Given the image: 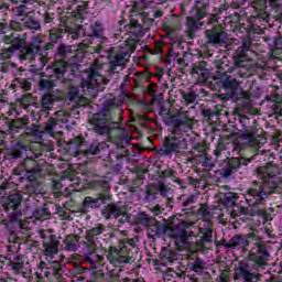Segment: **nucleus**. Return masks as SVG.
<instances>
[{
	"label": "nucleus",
	"mask_w": 282,
	"mask_h": 282,
	"mask_svg": "<svg viewBox=\"0 0 282 282\" xmlns=\"http://www.w3.org/2000/svg\"><path fill=\"white\" fill-rule=\"evenodd\" d=\"M23 26L26 28V30L39 32V30H41V21L36 19L35 15H32L31 13L29 18L24 20Z\"/></svg>",
	"instance_id": "43"
},
{
	"label": "nucleus",
	"mask_w": 282,
	"mask_h": 282,
	"mask_svg": "<svg viewBox=\"0 0 282 282\" xmlns=\"http://www.w3.org/2000/svg\"><path fill=\"white\" fill-rule=\"evenodd\" d=\"M251 7H253L257 12H263L265 8H268V0H254L251 2Z\"/></svg>",
	"instance_id": "57"
},
{
	"label": "nucleus",
	"mask_w": 282,
	"mask_h": 282,
	"mask_svg": "<svg viewBox=\"0 0 282 282\" xmlns=\"http://www.w3.org/2000/svg\"><path fill=\"white\" fill-rule=\"evenodd\" d=\"M199 215H202L203 220L206 221V224H210V220L213 219V214L210 213V208H208L206 205H200L198 209Z\"/></svg>",
	"instance_id": "53"
},
{
	"label": "nucleus",
	"mask_w": 282,
	"mask_h": 282,
	"mask_svg": "<svg viewBox=\"0 0 282 282\" xmlns=\"http://www.w3.org/2000/svg\"><path fill=\"white\" fill-rule=\"evenodd\" d=\"M67 61L56 59L53 64V73L57 78H63L67 72Z\"/></svg>",
	"instance_id": "41"
},
{
	"label": "nucleus",
	"mask_w": 282,
	"mask_h": 282,
	"mask_svg": "<svg viewBox=\"0 0 282 282\" xmlns=\"http://www.w3.org/2000/svg\"><path fill=\"white\" fill-rule=\"evenodd\" d=\"M252 40L250 37H243L241 45L235 51L232 55L234 67L228 69L229 74L235 72L234 76L238 78H245L246 74L241 73V67H246L247 63L252 62Z\"/></svg>",
	"instance_id": "7"
},
{
	"label": "nucleus",
	"mask_w": 282,
	"mask_h": 282,
	"mask_svg": "<svg viewBox=\"0 0 282 282\" xmlns=\"http://www.w3.org/2000/svg\"><path fill=\"white\" fill-rule=\"evenodd\" d=\"M240 138L241 140H245L246 144H249V147H261V144H263L261 141H259L252 131H246L241 133Z\"/></svg>",
	"instance_id": "44"
},
{
	"label": "nucleus",
	"mask_w": 282,
	"mask_h": 282,
	"mask_svg": "<svg viewBox=\"0 0 282 282\" xmlns=\"http://www.w3.org/2000/svg\"><path fill=\"white\" fill-rule=\"evenodd\" d=\"M15 83H18V87L23 89V91H30L32 89V83L29 79H15Z\"/></svg>",
	"instance_id": "63"
},
{
	"label": "nucleus",
	"mask_w": 282,
	"mask_h": 282,
	"mask_svg": "<svg viewBox=\"0 0 282 282\" xmlns=\"http://www.w3.org/2000/svg\"><path fill=\"white\" fill-rule=\"evenodd\" d=\"M171 122L174 126V132L180 133L186 129H193V117L188 111H177L171 116Z\"/></svg>",
	"instance_id": "15"
},
{
	"label": "nucleus",
	"mask_w": 282,
	"mask_h": 282,
	"mask_svg": "<svg viewBox=\"0 0 282 282\" xmlns=\"http://www.w3.org/2000/svg\"><path fill=\"white\" fill-rule=\"evenodd\" d=\"M63 100H65V96H63V90L55 89L45 93L41 97L40 102L42 109H45L46 111H52V109H54V105H56V102H63Z\"/></svg>",
	"instance_id": "19"
},
{
	"label": "nucleus",
	"mask_w": 282,
	"mask_h": 282,
	"mask_svg": "<svg viewBox=\"0 0 282 282\" xmlns=\"http://www.w3.org/2000/svg\"><path fill=\"white\" fill-rule=\"evenodd\" d=\"M63 32H72V28L69 26H61L57 29H51L48 31V41L51 43H58L61 39H63Z\"/></svg>",
	"instance_id": "40"
},
{
	"label": "nucleus",
	"mask_w": 282,
	"mask_h": 282,
	"mask_svg": "<svg viewBox=\"0 0 282 282\" xmlns=\"http://www.w3.org/2000/svg\"><path fill=\"white\" fill-rule=\"evenodd\" d=\"M74 52H76V47L72 45L59 44L57 46L55 56L57 61H67L68 58H74Z\"/></svg>",
	"instance_id": "30"
},
{
	"label": "nucleus",
	"mask_w": 282,
	"mask_h": 282,
	"mask_svg": "<svg viewBox=\"0 0 282 282\" xmlns=\"http://www.w3.org/2000/svg\"><path fill=\"white\" fill-rule=\"evenodd\" d=\"M30 124V118L23 117L7 121L8 132L9 133H19V129H25Z\"/></svg>",
	"instance_id": "29"
},
{
	"label": "nucleus",
	"mask_w": 282,
	"mask_h": 282,
	"mask_svg": "<svg viewBox=\"0 0 282 282\" xmlns=\"http://www.w3.org/2000/svg\"><path fill=\"white\" fill-rule=\"evenodd\" d=\"M20 166H22V169L25 171L26 180H32V177H41L43 173V166L32 156H26Z\"/></svg>",
	"instance_id": "22"
},
{
	"label": "nucleus",
	"mask_w": 282,
	"mask_h": 282,
	"mask_svg": "<svg viewBox=\"0 0 282 282\" xmlns=\"http://www.w3.org/2000/svg\"><path fill=\"white\" fill-rule=\"evenodd\" d=\"M251 239L257 246V252H250L248 254L249 261L257 263L258 268H265L268 261H270V250H268V243H265L259 236H256L254 232H251Z\"/></svg>",
	"instance_id": "12"
},
{
	"label": "nucleus",
	"mask_w": 282,
	"mask_h": 282,
	"mask_svg": "<svg viewBox=\"0 0 282 282\" xmlns=\"http://www.w3.org/2000/svg\"><path fill=\"white\" fill-rule=\"evenodd\" d=\"M199 72H209L208 70V62L200 61L193 65V67L191 69L192 76H195V74H199Z\"/></svg>",
	"instance_id": "51"
},
{
	"label": "nucleus",
	"mask_w": 282,
	"mask_h": 282,
	"mask_svg": "<svg viewBox=\"0 0 282 282\" xmlns=\"http://www.w3.org/2000/svg\"><path fill=\"white\" fill-rule=\"evenodd\" d=\"M250 238H252V234H248L247 236L235 235L231 238V250H242V252H247L250 246Z\"/></svg>",
	"instance_id": "26"
},
{
	"label": "nucleus",
	"mask_w": 282,
	"mask_h": 282,
	"mask_svg": "<svg viewBox=\"0 0 282 282\" xmlns=\"http://www.w3.org/2000/svg\"><path fill=\"white\" fill-rule=\"evenodd\" d=\"M204 25V22H198V20H196L194 17H187L186 18V36H188V39L193 40L195 39V32H197V30H199V28H202Z\"/></svg>",
	"instance_id": "34"
},
{
	"label": "nucleus",
	"mask_w": 282,
	"mask_h": 282,
	"mask_svg": "<svg viewBox=\"0 0 282 282\" xmlns=\"http://www.w3.org/2000/svg\"><path fill=\"white\" fill-rule=\"evenodd\" d=\"M204 34L206 44L212 47H226L228 50V46L237 41L235 37H228V32L221 25L207 29Z\"/></svg>",
	"instance_id": "9"
},
{
	"label": "nucleus",
	"mask_w": 282,
	"mask_h": 282,
	"mask_svg": "<svg viewBox=\"0 0 282 282\" xmlns=\"http://www.w3.org/2000/svg\"><path fill=\"white\" fill-rule=\"evenodd\" d=\"M206 11L202 10V0L196 1V14L195 20L202 22V19H205Z\"/></svg>",
	"instance_id": "59"
},
{
	"label": "nucleus",
	"mask_w": 282,
	"mask_h": 282,
	"mask_svg": "<svg viewBox=\"0 0 282 282\" xmlns=\"http://www.w3.org/2000/svg\"><path fill=\"white\" fill-rule=\"evenodd\" d=\"M95 186H99L102 189V193H109L108 191L111 188L109 181L101 178L94 182Z\"/></svg>",
	"instance_id": "62"
},
{
	"label": "nucleus",
	"mask_w": 282,
	"mask_h": 282,
	"mask_svg": "<svg viewBox=\"0 0 282 282\" xmlns=\"http://www.w3.org/2000/svg\"><path fill=\"white\" fill-rule=\"evenodd\" d=\"M58 246H61V241L56 239V236L51 235L50 240L43 242L45 257L54 259L55 254H58Z\"/></svg>",
	"instance_id": "28"
},
{
	"label": "nucleus",
	"mask_w": 282,
	"mask_h": 282,
	"mask_svg": "<svg viewBox=\"0 0 282 282\" xmlns=\"http://www.w3.org/2000/svg\"><path fill=\"white\" fill-rule=\"evenodd\" d=\"M111 199L112 197H111V194L109 193H99L95 198L91 196H86L79 208V213L87 215L89 210H96L97 208H100L102 204H107L108 202H111Z\"/></svg>",
	"instance_id": "13"
},
{
	"label": "nucleus",
	"mask_w": 282,
	"mask_h": 282,
	"mask_svg": "<svg viewBox=\"0 0 282 282\" xmlns=\"http://www.w3.org/2000/svg\"><path fill=\"white\" fill-rule=\"evenodd\" d=\"M55 116L59 122L67 123L69 122V113L65 110H58L55 112Z\"/></svg>",
	"instance_id": "64"
},
{
	"label": "nucleus",
	"mask_w": 282,
	"mask_h": 282,
	"mask_svg": "<svg viewBox=\"0 0 282 282\" xmlns=\"http://www.w3.org/2000/svg\"><path fill=\"white\" fill-rule=\"evenodd\" d=\"M252 162V158H230L225 161L226 166L221 170L220 175L223 177H230L235 173L241 171V166H248Z\"/></svg>",
	"instance_id": "16"
},
{
	"label": "nucleus",
	"mask_w": 282,
	"mask_h": 282,
	"mask_svg": "<svg viewBox=\"0 0 282 282\" xmlns=\"http://www.w3.org/2000/svg\"><path fill=\"white\" fill-rule=\"evenodd\" d=\"M101 216L106 220L111 219V217H113V219H118V217H126V219H129L127 206L122 205V202L107 204L105 208L101 209Z\"/></svg>",
	"instance_id": "17"
},
{
	"label": "nucleus",
	"mask_w": 282,
	"mask_h": 282,
	"mask_svg": "<svg viewBox=\"0 0 282 282\" xmlns=\"http://www.w3.org/2000/svg\"><path fill=\"white\" fill-rule=\"evenodd\" d=\"M80 65L76 64V69L78 72H84L85 74H88V77L82 80L80 87L86 96H91V98H96L99 91H105V85L109 84V78L105 77L99 73L100 69H102V66L98 64V61H94L84 70L80 69Z\"/></svg>",
	"instance_id": "4"
},
{
	"label": "nucleus",
	"mask_w": 282,
	"mask_h": 282,
	"mask_svg": "<svg viewBox=\"0 0 282 282\" xmlns=\"http://www.w3.org/2000/svg\"><path fill=\"white\" fill-rule=\"evenodd\" d=\"M220 83L224 89H227V94L218 95V98L226 102L227 100H232L238 102V100H245V105H250V95L243 91L241 88V79L237 76L228 75V73H223L220 75Z\"/></svg>",
	"instance_id": "6"
},
{
	"label": "nucleus",
	"mask_w": 282,
	"mask_h": 282,
	"mask_svg": "<svg viewBox=\"0 0 282 282\" xmlns=\"http://www.w3.org/2000/svg\"><path fill=\"white\" fill-rule=\"evenodd\" d=\"M54 87H56V80L45 78L39 80L40 91H54Z\"/></svg>",
	"instance_id": "48"
},
{
	"label": "nucleus",
	"mask_w": 282,
	"mask_h": 282,
	"mask_svg": "<svg viewBox=\"0 0 282 282\" xmlns=\"http://www.w3.org/2000/svg\"><path fill=\"white\" fill-rule=\"evenodd\" d=\"M78 241H80V236L78 235H68L64 239V250L67 252H76L78 250Z\"/></svg>",
	"instance_id": "38"
},
{
	"label": "nucleus",
	"mask_w": 282,
	"mask_h": 282,
	"mask_svg": "<svg viewBox=\"0 0 282 282\" xmlns=\"http://www.w3.org/2000/svg\"><path fill=\"white\" fill-rule=\"evenodd\" d=\"M25 132L28 135H34L39 139V142L32 143V149L45 147L46 151H54V142L52 140H45V138H43V135H45L43 124H26Z\"/></svg>",
	"instance_id": "14"
},
{
	"label": "nucleus",
	"mask_w": 282,
	"mask_h": 282,
	"mask_svg": "<svg viewBox=\"0 0 282 282\" xmlns=\"http://www.w3.org/2000/svg\"><path fill=\"white\" fill-rule=\"evenodd\" d=\"M196 74L198 75L196 85H206V83H208V79L210 78V70H203Z\"/></svg>",
	"instance_id": "55"
},
{
	"label": "nucleus",
	"mask_w": 282,
	"mask_h": 282,
	"mask_svg": "<svg viewBox=\"0 0 282 282\" xmlns=\"http://www.w3.org/2000/svg\"><path fill=\"white\" fill-rule=\"evenodd\" d=\"M239 215H248L249 217H254L256 215H261L262 209L257 207H238Z\"/></svg>",
	"instance_id": "49"
},
{
	"label": "nucleus",
	"mask_w": 282,
	"mask_h": 282,
	"mask_svg": "<svg viewBox=\"0 0 282 282\" xmlns=\"http://www.w3.org/2000/svg\"><path fill=\"white\" fill-rule=\"evenodd\" d=\"M236 202H237V194H235L232 192L225 193V195H224L225 206L230 208L231 206H235Z\"/></svg>",
	"instance_id": "54"
},
{
	"label": "nucleus",
	"mask_w": 282,
	"mask_h": 282,
	"mask_svg": "<svg viewBox=\"0 0 282 282\" xmlns=\"http://www.w3.org/2000/svg\"><path fill=\"white\" fill-rule=\"evenodd\" d=\"M268 197V192L263 189L262 185L248 189L247 204L257 208V205L262 203Z\"/></svg>",
	"instance_id": "24"
},
{
	"label": "nucleus",
	"mask_w": 282,
	"mask_h": 282,
	"mask_svg": "<svg viewBox=\"0 0 282 282\" xmlns=\"http://www.w3.org/2000/svg\"><path fill=\"white\" fill-rule=\"evenodd\" d=\"M139 257L134 239L118 240L117 245L111 243L108 249V261L110 263H134Z\"/></svg>",
	"instance_id": "5"
},
{
	"label": "nucleus",
	"mask_w": 282,
	"mask_h": 282,
	"mask_svg": "<svg viewBox=\"0 0 282 282\" xmlns=\"http://www.w3.org/2000/svg\"><path fill=\"white\" fill-rule=\"evenodd\" d=\"M203 117L205 118L206 122H213L215 118H217V111L213 109H204L202 111Z\"/></svg>",
	"instance_id": "60"
},
{
	"label": "nucleus",
	"mask_w": 282,
	"mask_h": 282,
	"mask_svg": "<svg viewBox=\"0 0 282 282\" xmlns=\"http://www.w3.org/2000/svg\"><path fill=\"white\" fill-rule=\"evenodd\" d=\"M267 100V115L269 118L274 116L275 120H279L282 116V96L278 93H273L265 97Z\"/></svg>",
	"instance_id": "18"
},
{
	"label": "nucleus",
	"mask_w": 282,
	"mask_h": 282,
	"mask_svg": "<svg viewBox=\"0 0 282 282\" xmlns=\"http://www.w3.org/2000/svg\"><path fill=\"white\" fill-rule=\"evenodd\" d=\"M8 48H2L0 52L1 61H10L11 58H19V61H36V56L43 50V40L40 36H34L28 43V34L11 33L2 37Z\"/></svg>",
	"instance_id": "1"
},
{
	"label": "nucleus",
	"mask_w": 282,
	"mask_h": 282,
	"mask_svg": "<svg viewBox=\"0 0 282 282\" xmlns=\"http://www.w3.org/2000/svg\"><path fill=\"white\" fill-rule=\"evenodd\" d=\"M12 14L18 21L24 22L32 14V10L25 4H20L12 9Z\"/></svg>",
	"instance_id": "37"
},
{
	"label": "nucleus",
	"mask_w": 282,
	"mask_h": 282,
	"mask_svg": "<svg viewBox=\"0 0 282 282\" xmlns=\"http://www.w3.org/2000/svg\"><path fill=\"white\" fill-rule=\"evenodd\" d=\"M265 270V267H258L256 262L241 261L235 268V281L241 282H259L261 274L257 273L259 270Z\"/></svg>",
	"instance_id": "10"
},
{
	"label": "nucleus",
	"mask_w": 282,
	"mask_h": 282,
	"mask_svg": "<svg viewBox=\"0 0 282 282\" xmlns=\"http://www.w3.org/2000/svg\"><path fill=\"white\" fill-rule=\"evenodd\" d=\"M116 106V99H108L104 109L96 112L89 118L88 123L90 124L91 131L97 135H107L111 138V133L120 128L116 124H120L118 121H113V116L111 115V107Z\"/></svg>",
	"instance_id": "2"
},
{
	"label": "nucleus",
	"mask_w": 282,
	"mask_h": 282,
	"mask_svg": "<svg viewBox=\"0 0 282 282\" xmlns=\"http://www.w3.org/2000/svg\"><path fill=\"white\" fill-rule=\"evenodd\" d=\"M188 269L196 274H202L206 270V264L200 258L191 256L188 258Z\"/></svg>",
	"instance_id": "36"
},
{
	"label": "nucleus",
	"mask_w": 282,
	"mask_h": 282,
	"mask_svg": "<svg viewBox=\"0 0 282 282\" xmlns=\"http://www.w3.org/2000/svg\"><path fill=\"white\" fill-rule=\"evenodd\" d=\"M150 226L151 231L154 232L156 237H162V235L170 237L171 232H173V225L162 224L155 220V223L151 224Z\"/></svg>",
	"instance_id": "33"
},
{
	"label": "nucleus",
	"mask_w": 282,
	"mask_h": 282,
	"mask_svg": "<svg viewBox=\"0 0 282 282\" xmlns=\"http://www.w3.org/2000/svg\"><path fill=\"white\" fill-rule=\"evenodd\" d=\"M138 221H139V224H142L143 226H151V224H155V218H153L144 213H140Z\"/></svg>",
	"instance_id": "56"
},
{
	"label": "nucleus",
	"mask_w": 282,
	"mask_h": 282,
	"mask_svg": "<svg viewBox=\"0 0 282 282\" xmlns=\"http://www.w3.org/2000/svg\"><path fill=\"white\" fill-rule=\"evenodd\" d=\"M105 153H109V145L107 143H100L94 141L90 145L84 148L83 155L89 158L91 155H98V158H105Z\"/></svg>",
	"instance_id": "25"
},
{
	"label": "nucleus",
	"mask_w": 282,
	"mask_h": 282,
	"mask_svg": "<svg viewBox=\"0 0 282 282\" xmlns=\"http://www.w3.org/2000/svg\"><path fill=\"white\" fill-rule=\"evenodd\" d=\"M138 41L130 39L127 40L124 45L120 48L111 47L107 52L108 63L107 74L110 77L118 76L120 72L126 69L127 63L131 61V54L135 52Z\"/></svg>",
	"instance_id": "3"
},
{
	"label": "nucleus",
	"mask_w": 282,
	"mask_h": 282,
	"mask_svg": "<svg viewBox=\"0 0 282 282\" xmlns=\"http://www.w3.org/2000/svg\"><path fill=\"white\" fill-rule=\"evenodd\" d=\"M1 204L6 213H10V210H19L21 204H23V194L19 192L11 193L7 197H2Z\"/></svg>",
	"instance_id": "23"
},
{
	"label": "nucleus",
	"mask_w": 282,
	"mask_h": 282,
	"mask_svg": "<svg viewBox=\"0 0 282 282\" xmlns=\"http://www.w3.org/2000/svg\"><path fill=\"white\" fill-rule=\"evenodd\" d=\"M102 23L96 22L94 25L84 29L85 36H102Z\"/></svg>",
	"instance_id": "45"
},
{
	"label": "nucleus",
	"mask_w": 282,
	"mask_h": 282,
	"mask_svg": "<svg viewBox=\"0 0 282 282\" xmlns=\"http://www.w3.org/2000/svg\"><path fill=\"white\" fill-rule=\"evenodd\" d=\"M64 102H75L74 107H87L89 101L87 98L80 95V88L74 84L67 86L66 97H64Z\"/></svg>",
	"instance_id": "20"
},
{
	"label": "nucleus",
	"mask_w": 282,
	"mask_h": 282,
	"mask_svg": "<svg viewBox=\"0 0 282 282\" xmlns=\"http://www.w3.org/2000/svg\"><path fill=\"white\" fill-rule=\"evenodd\" d=\"M192 155L195 158H204L205 162H208L210 159L206 155V144L204 143H196L192 148Z\"/></svg>",
	"instance_id": "46"
},
{
	"label": "nucleus",
	"mask_w": 282,
	"mask_h": 282,
	"mask_svg": "<svg viewBox=\"0 0 282 282\" xmlns=\"http://www.w3.org/2000/svg\"><path fill=\"white\" fill-rule=\"evenodd\" d=\"M202 236V242L206 241L207 243H210L213 241V228H210V225H208L206 228H199L198 229Z\"/></svg>",
	"instance_id": "52"
},
{
	"label": "nucleus",
	"mask_w": 282,
	"mask_h": 282,
	"mask_svg": "<svg viewBox=\"0 0 282 282\" xmlns=\"http://www.w3.org/2000/svg\"><path fill=\"white\" fill-rule=\"evenodd\" d=\"M51 185L54 197H61V195L63 194V192H61V188H63V183H61V181L53 180Z\"/></svg>",
	"instance_id": "58"
},
{
	"label": "nucleus",
	"mask_w": 282,
	"mask_h": 282,
	"mask_svg": "<svg viewBox=\"0 0 282 282\" xmlns=\"http://www.w3.org/2000/svg\"><path fill=\"white\" fill-rule=\"evenodd\" d=\"M169 237L174 239L177 248H183L184 250H204L203 241L195 242L193 238V232L186 231L185 229H182L180 227L172 226V231Z\"/></svg>",
	"instance_id": "8"
},
{
	"label": "nucleus",
	"mask_w": 282,
	"mask_h": 282,
	"mask_svg": "<svg viewBox=\"0 0 282 282\" xmlns=\"http://www.w3.org/2000/svg\"><path fill=\"white\" fill-rule=\"evenodd\" d=\"M28 153V148L22 143H17L13 149H11L7 156L9 160L14 162V160H21Z\"/></svg>",
	"instance_id": "35"
},
{
	"label": "nucleus",
	"mask_w": 282,
	"mask_h": 282,
	"mask_svg": "<svg viewBox=\"0 0 282 282\" xmlns=\"http://www.w3.org/2000/svg\"><path fill=\"white\" fill-rule=\"evenodd\" d=\"M33 217L37 221H45V219H50V217H52V212L47 205H44L42 208H39L33 213Z\"/></svg>",
	"instance_id": "47"
},
{
	"label": "nucleus",
	"mask_w": 282,
	"mask_h": 282,
	"mask_svg": "<svg viewBox=\"0 0 282 282\" xmlns=\"http://www.w3.org/2000/svg\"><path fill=\"white\" fill-rule=\"evenodd\" d=\"M42 129L44 130V135L46 133L51 138H56V135H63V126H59L56 119L50 118L46 122L42 123Z\"/></svg>",
	"instance_id": "27"
},
{
	"label": "nucleus",
	"mask_w": 282,
	"mask_h": 282,
	"mask_svg": "<svg viewBox=\"0 0 282 282\" xmlns=\"http://www.w3.org/2000/svg\"><path fill=\"white\" fill-rule=\"evenodd\" d=\"M188 149V141L184 134L172 130V134L165 138L161 148V155H171V153H184Z\"/></svg>",
	"instance_id": "11"
},
{
	"label": "nucleus",
	"mask_w": 282,
	"mask_h": 282,
	"mask_svg": "<svg viewBox=\"0 0 282 282\" xmlns=\"http://www.w3.org/2000/svg\"><path fill=\"white\" fill-rule=\"evenodd\" d=\"M276 186H278L276 177L269 176L268 178H264L262 188L264 193H267V197L268 195H272V193H276Z\"/></svg>",
	"instance_id": "42"
},
{
	"label": "nucleus",
	"mask_w": 282,
	"mask_h": 282,
	"mask_svg": "<svg viewBox=\"0 0 282 282\" xmlns=\"http://www.w3.org/2000/svg\"><path fill=\"white\" fill-rule=\"evenodd\" d=\"M106 228L105 225L99 224L96 227L89 229L86 232L85 239L88 241V243H91L93 246H96L98 243V237L105 232Z\"/></svg>",
	"instance_id": "31"
},
{
	"label": "nucleus",
	"mask_w": 282,
	"mask_h": 282,
	"mask_svg": "<svg viewBox=\"0 0 282 282\" xmlns=\"http://www.w3.org/2000/svg\"><path fill=\"white\" fill-rule=\"evenodd\" d=\"M158 193L162 197H169V193H171V187L166 185L164 182L160 181L158 184H151L150 187L145 191L144 202L151 204V202H155L158 199Z\"/></svg>",
	"instance_id": "21"
},
{
	"label": "nucleus",
	"mask_w": 282,
	"mask_h": 282,
	"mask_svg": "<svg viewBox=\"0 0 282 282\" xmlns=\"http://www.w3.org/2000/svg\"><path fill=\"white\" fill-rule=\"evenodd\" d=\"M41 176H32V178H26L29 184L24 187V193L26 195H36L42 191V183L39 180Z\"/></svg>",
	"instance_id": "32"
},
{
	"label": "nucleus",
	"mask_w": 282,
	"mask_h": 282,
	"mask_svg": "<svg viewBox=\"0 0 282 282\" xmlns=\"http://www.w3.org/2000/svg\"><path fill=\"white\" fill-rule=\"evenodd\" d=\"M87 147V141L80 137L69 141V149L76 153V155H83L85 148Z\"/></svg>",
	"instance_id": "39"
},
{
	"label": "nucleus",
	"mask_w": 282,
	"mask_h": 282,
	"mask_svg": "<svg viewBox=\"0 0 282 282\" xmlns=\"http://www.w3.org/2000/svg\"><path fill=\"white\" fill-rule=\"evenodd\" d=\"M181 96L183 100H185L186 105H193L197 100V94H195V90H188V91H181Z\"/></svg>",
	"instance_id": "50"
},
{
	"label": "nucleus",
	"mask_w": 282,
	"mask_h": 282,
	"mask_svg": "<svg viewBox=\"0 0 282 282\" xmlns=\"http://www.w3.org/2000/svg\"><path fill=\"white\" fill-rule=\"evenodd\" d=\"M21 217H23V213L19 209H15L9 214V221L11 224H19L21 220Z\"/></svg>",
	"instance_id": "61"
}]
</instances>
